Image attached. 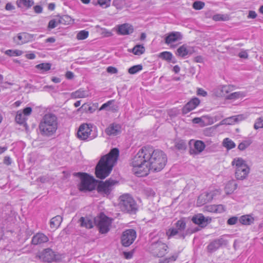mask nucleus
I'll return each instance as SVG.
<instances>
[{
    "mask_svg": "<svg viewBox=\"0 0 263 263\" xmlns=\"http://www.w3.org/2000/svg\"><path fill=\"white\" fill-rule=\"evenodd\" d=\"M257 16V14L254 11H249L248 15V18H255Z\"/></svg>",
    "mask_w": 263,
    "mask_h": 263,
    "instance_id": "obj_58",
    "label": "nucleus"
},
{
    "mask_svg": "<svg viewBox=\"0 0 263 263\" xmlns=\"http://www.w3.org/2000/svg\"><path fill=\"white\" fill-rule=\"evenodd\" d=\"M111 0H98V3L102 8H106L110 6Z\"/></svg>",
    "mask_w": 263,
    "mask_h": 263,
    "instance_id": "obj_45",
    "label": "nucleus"
},
{
    "mask_svg": "<svg viewBox=\"0 0 263 263\" xmlns=\"http://www.w3.org/2000/svg\"><path fill=\"white\" fill-rule=\"evenodd\" d=\"M131 26L128 24H123L117 26V31L120 35H126L129 33Z\"/></svg>",
    "mask_w": 263,
    "mask_h": 263,
    "instance_id": "obj_25",
    "label": "nucleus"
},
{
    "mask_svg": "<svg viewBox=\"0 0 263 263\" xmlns=\"http://www.w3.org/2000/svg\"><path fill=\"white\" fill-rule=\"evenodd\" d=\"M175 147L179 150H184L186 147V143L183 140H180L176 142Z\"/></svg>",
    "mask_w": 263,
    "mask_h": 263,
    "instance_id": "obj_44",
    "label": "nucleus"
},
{
    "mask_svg": "<svg viewBox=\"0 0 263 263\" xmlns=\"http://www.w3.org/2000/svg\"><path fill=\"white\" fill-rule=\"evenodd\" d=\"M227 17H228L224 15L218 14L214 15L213 16V19L215 21H226Z\"/></svg>",
    "mask_w": 263,
    "mask_h": 263,
    "instance_id": "obj_49",
    "label": "nucleus"
},
{
    "mask_svg": "<svg viewBox=\"0 0 263 263\" xmlns=\"http://www.w3.org/2000/svg\"><path fill=\"white\" fill-rule=\"evenodd\" d=\"M145 51V48L142 44H137L133 48V53L137 55L143 54Z\"/></svg>",
    "mask_w": 263,
    "mask_h": 263,
    "instance_id": "obj_32",
    "label": "nucleus"
},
{
    "mask_svg": "<svg viewBox=\"0 0 263 263\" xmlns=\"http://www.w3.org/2000/svg\"><path fill=\"white\" fill-rule=\"evenodd\" d=\"M239 220V218L237 216H233L230 217L227 220V224L229 225H234L235 224L237 221Z\"/></svg>",
    "mask_w": 263,
    "mask_h": 263,
    "instance_id": "obj_51",
    "label": "nucleus"
},
{
    "mask_svg": "<svg viewBox=\"0 0 263 263\" xmlns=\"http://www.w3.org/2000/svg\"><path fill=\"white\" fill-rule=\"evenodd\" d=\"M182 36L179 32H172L168 33L165 38V43L166 44H171L173 43L180 41L182 39Z\"/></svg>",
    "mask_w": 263,
    "mask_h": 263,
    "instance_id": "obj_18",
    "label": "nucleus"
},
{
    "mask_svg": "<svg viewBox=\"0 0 263 263\" xmlns=\"http://www.w3.org/2000/svg\"><path fill=\"white\" fill-rule=\"evenodd\" d=\"M72 20L69 16L64 15L60 17L59 23L63 25H69L72 23Z\"/></svg>",
    "mask_w": 263,
    "mask_h": 263,
    "instance_id": "obj_35",
    "label": "nucleus"
},
{
    "mask_svg": "<svg viewBox=\"0 0 263 263\" xmlns=\"http://www.w3.org/2000/svg\"><path fill=\"white\" fill-rule=\"evenodd\" d=\"M60 23H59V21H57L53 19L49 21L48 25V30H50L54 28H55L58 24Z\"/></svg>",
    "mask_w": 263,
    "mask_h": 263,
    "instance_id": "obj_47",
    "label": "nucleus"
},
{
    "mask_svg": "<svg viewBox=\"0 0 263 263\" xmlns=\"http://www.w3.org/2000/svg\"><path fill=\"white\" fill-rule=\"evenodd\" d=\"M204 6V3L201 1H196L193 3V7L196 10H200Z\"/></svg>",
    "mask_w": 263,
    "mask_h": 263,
    "instance_id": "obj_48",
    "label": "nucleus"
},
{
    "mask_svg": "<svg viewBox=\"0 0 263 263\" xmlns=\"http://www.w3.org/2000/svg\"><path fill=\"white\" fill-rule=\"evenodd\" d=\"M117 183V181L111 179L104 182L100 181L97 186V191L100 193L108 195L112 191L113 186Z\"/></svg>",
    "mask_w": 263,
    "mask_h": 263,
    "instance_id": "obj_11",
    "label": "nucleus"
},
{
    "mask_svg": "<svg viewBox=\"0 0 263 263\" xmlns=\"http://www.w3.org/2000/svg\"><path fill=\"white\" fill-rule=\"evenodd\" d=\"M89 32L88 31L83 30L79 31L77 34V39L78 40H85L88 37Z\"/></svg>",
    "mask_w": 263,
    "mask_h": 263,
    "instance_id": "obj_40",
    "label": "nucleus"
},
{
    "mask_svg": "<svg viewBox=\"0 0 263 263\" xmlns=\"http://www.w3.org/2000/svg\"><path fill=\"white\" fill-rule=\"evenodd\" d=\"M58 126L59 121L57 116L52 113L46 114L39 123V133L44 137H52L56 133Z\"/></svg>",
    "mask_w": 263,
    "mask_h": 263,
    "instance_id": "obj_3",
    "label": "nucleus"
},
{
    "mask_svg": "<svg viewBox=\"0 0 263 263\" xmlns=\"http://www.w3.org/2000/svg\"><path fill=\"white\" fill-rule=\"evenodd\" d=\"M246 93L242 91H237L231 93L226 97L227 100H236L245 97Z\"/></svg>",
    "mask_w": 263,
    "mask_h": 263,
    "instance_id": "obj_31",
    "label": "nucleus"
},
{
    "mask_svg": "<svg viewBox=\"0 0 263 263\" xmlns=\"http://www.w3.org/2000/svg\"><path fill=\"white\" fill-rule=\"evenodd\" d=\"M33 38V34L22 32L18 33L16 36L14 37L13 41L17 45H22L32 41Z\"/></svg>",
    "mask_w": 263,
    "mask_h": 263,
    "instance_id": "obj_14",
    "label": "nucleus"
},
{
    "mask_svg": "<svg viewBox=\"0 0 263 263\" xmlns=\"http://www.w3.org/2000/svg\"><path fill=\"white\" fill-rule=\"evenodd\" d=\"M152 253L156 256L161 257L167 253V246L161 241L152 243L149 248Z\"/></svg>",
    "mask_w": 263,
    "mask_h": 263,
    "instance_id": "obj_9",
    "label": "nucleus"
},
{
    "mask_svg": "<svg viewBox=\"0 0 263 263\" xmlns=\"http://www.w3.org/2000/svg\"><path fill=\"white\" fill-rule=\"evenodd\" d=\"M186 228V222L184 218H181L175 223V227L170 228L167 230L166 235L168 239L176 236V238L184 239L190 233Z\"/></svg>",
    "mask_w": 263,
    "mask_h": 263,
    "instance_id": "obj_4",
    "label": "nucleus"
},
{
    "mask_svg": "<svg viewBox=\"0 0 263 263\" xmlns=\"http://www.w3.org/2000/svg\"><path fill=\"white\" fill-rule=\"evenodd\" d=\"M26 117L23 114L22 110H18L17 112L15 121L17 123L23 124L26 122Z\"/></svg>",
    "mask_w": 263,
    "mask_h": 263,
    "instance_id": "obj_33",
    "label": "nucleus"
},
{
    "mask_svg": "<svg viewBox=\"0 0 263 263\" xmlns=\"http://www.w3.org/2000/svg\"><path fill=\"white\" fill-rule=\"evenodd\" d=\"M193 52V49L192 48L187 47L185 45H183L177 49L176 54L179 57L184 58L187 55L191 54Z\"/></svg>",
    "mask_w": 263,
    "mask_h": 263,
    "instance_id": "obj_20",
    "label": "nucleus"
},
{
    "mask_svg": "<svg viewBox=\"0 0 263 263\" xmlns=\"http://www.w3.org/2000/svg\"><path fill=\"white\" fill-rule=\"evenodd\" d=\"M132 229H129L122 234L121 242L123 246L128 247L132 244Z\"/></svg>",
    "mask_w": 263,
    "mask_h": 263,
    "instance_id": "obj_22",
    "label": "nucleus"
},
{
    "mask_svg": "<svg viewBox=\"0 0 263 263\" xmlns=\"http://www.w3.org/2000/svg\"><path fill=\"white\" fill-rule=\"evenodd\" d=\"M33 10L36 13H41L43 11V7L40 5H36L33 7Z\"/></svg>",
    "mask_w": 263,
    "mask_h": 263,
    "instance_id": "obj_55",
    "label": "nucleus"
},
{
    "mask_svg": "<svg viewBox=\"0 0 263 263\" xmlns=\"http://www.w3.org/2000/svg\"><path fill=\"white\" fill-rule=\"evenodd\" d=\"M228 241L224 236H221L219 238L211 241L207 246L208 252L213 253L218 250L220 247L227 245Z\"/></svg>",
    "mask_w": 263,
    "mask_h": 263,
    "instance_id": "obj_13",
    "label": "nucleus"
},
{
    "mask_svg": "<svg viewBox=\"0 0 263 263\" xmlns=\"http://www.w3.org/2000/svg\"><path fill=\"white\" fill-rule=\"evenodd\" d=\"M16 3L18 8L28 9L34 5V2L33 0H17Z\"/></svg>",
    "mask_w": 263,
    "mask_h": 263,
    "instance_id": "obj_24",
    "label": "nucleus"
},
{
    "mask_svg": "<svg viewBox=\"0 0 263 263\" xmlns=\"http://www.w3.org/2000/svg\"><path fill=\"white\" fill-rule=\"evenodd\" d=\"M192 121L195 124H198L202 121V119L200 118H195L193 119Z\"/></svg>",
    "mask_w": 263,
    "mask_h": 263,
    "instance_id": "obj_63",
    "label": "nucleus"
},
{
    "mask_svg": "<svg viewBox=\"0 0 263 263\" xmlns=\"http://www.w3.org/2000/svg\"><path fill=\"white\" fill-rule=\"evenodd\" d=\"M166 154L153 147L141 148L133 158V173L138 177L146 176L151 170L159 172L167 162Z\"/></svg>",
    "mask_w": 263,
    "mask_h": 263,
    "instance_id": "obj_1",
    "label": "nucleus"
},
{
    "mask_svg": "<svg viewBox=\"0 0 263 263\" xmlns=\"http://www.w3.org/2000/svg\"><path fill=\"white\" fill-rule=\"evenodd\" d=\"M197 95L199 96H201L203 97H205L207 95V92L202 88H198L197 91Z\"/></svg>",
    "mask_w": 263,
    "mask_h": 263,
    "instance_id": "obj_57",
    "label": "nucleus"
},
{
    "mask_svg": "<svg viewBox=\"0 0 263 263\" xmlns=\"http://www.w3.org/2000/svg\"><path fill=\"white\" fill-rule=\"evenodd\" d=\"M94 221L100 233L105 234L109 231L111 220L104 214L101 213L99 216L95 218Z\"/></svg>",
    "mask_w": 263,
    "mask_h": 263,
    "instance_id": "obj_8",
    "label": "nucleus"
},
{
    "mask_svg": "<svg viewBox=\"0 0 263 263\" xmlns=\"http://www.w3.org/2000/svg\"><path fill=\"white\" fill-rule=\"evenodd\" d=\"M91 124H82L77 132L78 137L81 140H92L97 136L96 128L93 130Z\"/></svg>",
    "mask_w": 263,
    "mask_h": 263,
    "instance_id": "obj_7",
    "label": "nucleus"
},
{
    "mask_svg": "<svg viewBox=\"0 0 263 263\" xmlns=\"http://www.w3.org/2000/svg\"><path fill=\"white\" fill-rule=\"evenodd\" d=\"M251 144V142L249 141H244L241 142L238 146V148L240 151L245 150Z\"/></svg>",
    "mask_w": 263,
    "mask_h": 263,
    "instance_id": "obj_46",
    "label": "nucleus"
},
{
    "mask_svg": "<svg viewBox=\"0 0 263 263\" xmlns=\"http://www.w3.org/2000/svg\"><path fill=\"white\" fill-rule=\"evenodd\" d=\"M119 156V149L114 148L108 154L102 156L96 166V177L100 179H104L108 176L117 163Z\"/></svg>",
    "mask_w": 263,
    "mask_h": 263,
    "instance_id": "obj_2",
    "label": "nucleus"
},
{
    "mask_svg": "<svg viewBox=\"0 0 263 263\" xmlns=\"http://www.w3.org/2000/svg\"><path fill=\"white\" fill-rule=\"evenodd\" d=\"M254 128L255 129L263 128V117H259L256 120L254 125Z\"/></svg>",
    "mask_w": 263,
    "mask_h": 263,
    "instance_id": "obj_43",
    "label": "nucleus"
},
{
    "mask_svg": "<svg viewBox=\"0 0 263 263\" xmlns=\"http://www.w3.org/2000/svg\"><path fill=\"white\" fill-rule=\"evenodd\" d=\"M231 164L232 166H235V174L237 179L243 180L247 177L250 172V168L242 158H234Z\"/></svg>",
    "mask_w": 263,
    "mask_h": 263,
    "instance_id": "obj_5",
    "label": "nucleus"
},
{
    "mask_svg": "<svg viewBox=\"0 0 263 263\" xmlns=\"http://www.w3.org/2000/svg\"><path fill=\"white\" fill-rule=\"evenodd\" d=\"M121 129L120 124L113 123L105 129V132L109 136H115L120 134Z\"/></svg>",
    "mask_w": 263,
    "mask_h": 263,
    "instance_id": "obj_16",
    "label": "nucleus"
},
{
    "mask_svg": "<svg viewBox=\"0 0 263 263\" xmlns=\"http://www.w3.org/2000/svg\"><path fill=\"white\" fill-rule=\"evenodd\" d=\"M205 144L200 140H197L195 142L194 147L199 153L202 152L205 148Z\"/></svg>",
    "mask_w": 263,
    "mask_h": 263,
    "instance_id": "obj_39",
    "label": "nucleus"
},
{
    "mask_svg": "<svg viewBox=\"0 0 263 263\" xmlns=\"http://www.w3.org/2000/svg\"><path fill=\"white\" fill-rule=\"evenodd\" d=\"M14 6L11 3H7L5 6V9L7 10H12L14 9Z\"/></svg>",
    "mask_w": 263,
    "mask_h": 263,
    "instance_id": "obj_59",
    "label": "nucleus"
},
{
    "mask_svg": "<svg viewBox=\"0 0 263 263\" xmlns=\"http://www.w3.org/2000/svg\"><path fill=\"white\" fill-rule=\"evenodd\" d=\"M26 57L28 59L33 60L35 59V55L34 53H29L26 55Z\"/></svg>",
    "mask_w": 263,
    "mask_h": 263,
    "instance_id": "obj_64",
    "label": "nucleus"
},
{
    "mask_svg": "<svg viewBox=\"0 0 263 263\" xmlns=\"http://www.w3.org/2000/svg\"><path fill=\"white\" fill-rule=\"evenodd\" d=\"M49 239L46 235L43 233H38L33 236L31 242L34 245H37L46 242Z\"/></svg>",
    "mask_w": 263,
    "mask_h": 263,
    "instance_id": "obj_19",
    "label": "nucleus"
},
{
    "mask_svg": "<svg viewBox=\"0 0 263 263\" xmlns=\"http://www.w3.org/2000/svg\"><path fill=\"white\" fill-rule=\"evenodd\" d=\"M106 71L107 72L111 74H115L118 72V69L112 66H109L107 68Z\"/></svg>",
    "mask_w": 263,
    "mask_h": 263,
    "instance_id": "obj_54",
    "label": "nucleus"
},
{
    "mask_svg": "<svg viewBox=\"0 0 263 263\" xmlns=\"http://www.w3.org/2000/svg\"><path fill=\"white\" fill-rule=\"evenodd\" d=\"M36 257L40 260L47 262H51L57 260V256L51 249L47 248L38 253Z\"/></svg>",
    "mask_w": 263,
    "mask_h": 263,
    "instance_id": "obj_12",
    "label": "nucleus"
},
{
    "mask_svg": "<svg viewBox=\"0 0 263 263\" xmlns=\"http://www.w3.org/2000/svg\"><path fill=\"white\" fill-rule=\"evenodd\" d=\"M242 119V115H239L237 116H233L230 118H227L225 119L224 121H225V123L228 124H232L235 123V122L241 120Z\"/></svg>",
    "mask_w": 263,
    "mask_h": 263,
    "instance_id": "obj_36",
    "label": "nucleus"
},
{
    "mask_svg": "<svg viewBox=\"0 0 263 263\" xmlns=\"http://www.w3.org/2000/svg\"><path fill=\"white\" fill-rule=\"evenodd\" d=\"M132 209H133V214L136 213V211H138V207L137 204L136 203L135 201L133 200Z\"/></svg>",
    "mask_w": 263,
    "mask_h": 263,
    "instance_id": "obj_62",
    "label": "nucleus"
},
{
    "mask_svg": "<svg viewBox=\"0 0 263 263\" xmlns=\"http://www.w3.org/2000/svg\"><path fill=\"white\" fill-rule=\"evenodd\" d=\"M178 257V253H175L170 257L160 259L159 263H173Z\"/></svg>",
    "mask_w": 263,
    "mask_h": 263,
    "instance_id": "obj_34",
    "label": "nucleus"
},
{
    "mask_svg": "<svg viewBox=\"0 0 263 263\" xmlns=\"http://www.w3.org/2000/svg\"><path fill=\"white\" fill-rule=\"evenodd\" d=\"M63 218L60 215H57L53 217L50 222V226L52 229H57L61 224Z\"/></svg>",
    "mask_w": 263,
    "mask_h": 263,
    "instance_id": "obj_30",
    "label": "nucleus"
},
{
    "mask_svg": "<svg viewBox=\"0 0 263 263\" xmlns=\"http://www.w3.org/2000/svg\"><path fill=\"white\" fill-rule=\"evenodd\" d=\"M214 194L212 192L204 193L201 194L198 198L197 203L200 205L204 204L210 201L213 198Z\"/></svg>",
    "mask_w": 263,
    "mask_h": 263,
    "instance_id": "obj_23",
    "label": "nucleus"
},
{
    "mask_svg": "<svg viewBox=\"0 0 263 263\" xmlns=\"http://www.w3.org/2000/svg\"><path fill=\"white\" fill-rule=\"evenodd\" d=\"M108 108V110L116 111L118 108V106L115 104V100H109L105 103H104L100 108L99 110H102Z\"/></svg>",
    "mask_w": 263,
    "mask_h": 263,
    "instance_id": "obj_27",
    "label": "nucleus"
},
{
    "mask_svg": "<svg viewBox=\"0 0 263 263\" xmlns=\"http://www.w3.org/2000/svg\"><path fill=\"white\" fill-rule=\"evenodd\" d=\"M214 212L222 213L225 211L224 206L222 204L214 205Z\"/></svg>",
    "mask_w": 263,
    "mask_h": 263,
    "instance_id": "obj_50",
    "label": "nucleus"
},
{
    "mask_svg": "<svg viewBox=\"0 0 263 263\" xmlns=\"http://www.w3.org/2000/svg\"><path fill=\"white\" fill-rule=\"evenodd\" d=\"M199 103L200 100L197 98L192 99L182 108V114H187L190 111L195 109L199 104Z\"/></svg>",
    "mask_w": 263,
    "mask_h": 263,
    "instance_id": "obj_17",
    "label": "nucleus"
},
{
    "mask_svg": "<svg viewBox=\"0 0 263 263\" xmlns=\"http://www.w3.org/2000/svg\"><path fill=\"white\" fill-rule=\"evenodd\" d=\"M236 89L233 85H221L215 91L214 93L217 97H226L228 94Z\"/></svg>",
    "mask_w": 263,
    "mask_h": 263,
    "instance_id": "obj_15",
    "label": "nucleus"
},
{
    "mask_svg": "<svg viewBox=\"0 0 263 263\" xmlns=\"http://www.w3.org/2000/svg\"><path fill=\"white\" fill-rule=\"evenodd\" d=\"M143 66L141 64H139L133 66V74L136 73L142 69Z\"/></svg>",
    "mask_w": 263,
    "mask_h": 263,
    "instance_id": "obj_52",
    "label": "nucleus"
},
{
    "mask_svg": "<svg viewBox=\"0 0 263 263\" xmlns=\"http://www.w3.org/2000/svg\"><path fill=\"white\" fill-rule=\"evenodd\" d=\"M76 176L79 177L81 179L79 186V190L80 191H91L95 189L98 181L93 177L85 173H78L76 174Z\"/></svg>",
    "mask_w": 263,
    "mask_h": 263,
    "instance_id": "obj_6",
    "label": "nucleus"
},
{
    "mask_svg": "<svg viewBox=\"0 0 263 263\" xmlns=\"http://www.w3.org/2000/svg\"><path fill=\"white\" fill-rule=\"evenodd\" d=\"M239 221L243 225H251L254 223V218L251 215H245L239 217Z\"/></svg>",
    "mask_w": 263,
    "mask_h": 263,
    "instance_id": "obj_28",
    "label": "nucleus"
},
{
    "mask_svg": "<svg viewBox=\"0 0 263 263\" xmlns=\"http://www.w3.org/2000/svg\"><path fill=\"white\" fill-rule=\"evenodd\" d=\"M88 96V91L80 88L71 93V97L73 99L83 98Z\"/></svg>",
    "mask_w": 263,
    "mask_h": 263,
    "instance_id": "obj_26",
    "label": "nucleus"
},
{
    "mask_svg": "<svg viewBox=\"0 0 263 263\" xmlns=\"http://www.w3.org/2000/svg\"><path fill=\"white\" fill-rule=\"evenodd\" d=\"M36 68L42 70V71H47L50 69L51 65L49 63H41L36 65Z\"/></svg>",
    "mask_w": 263,
    "mask_h": 263,
    "instance_id": "obj_42",
    "label": "nucleus"
},
{
    "mask_svg": "<svg viewBox=\"0 0 263 263\" xmlns=\"http://www.w3.org/2000/svg\"><path fill=\"white\" fill-rule=\"evenodd\" d=\"M159 58L161 59L171 62L173 58V54L171 52L168 51H163L160 53L159 54Z\"/></svg>",
    "mask_w": 263,
    "mask_h": 263,
    "instance_id": "obj_37",
    "label": "nucleus"
},
{
    "mask_svg": "<svg viewBox=\"0 0 263 263\" xmlns=\"http://www.w3.org/2000/svg\"><path fill=\"white\" fill-rule=\"evenodd\" d=\"M239 57L241 58L246 59L248 57V54L246 51H241L239 53Z\"/></svg>",
    "mask_w": 263,
    "mask_h": 263,
    "instance_id": "obj_60",
    "label": "nucleus"
},
{
    "mask_svg": "<svg viewBox=\"0 0 263 263\" xmlns=\"http://www.w3.org/2000/svg\"><path fill=\"white\" fill-rule=\"evenodd\" d=\"M223 146L228 149H231L235 147V143L229 138H226L223 141Z\"/></svg>",
    "mask_w": 263,
    "mask_h": 263,
    "instance_id": "obj_38",
    "label": "nucleus"
},
{
    "mask_svg": "<svg viewBox=\"0 0 263 263\" xmlns=\"http://www.w3.org/2000/svg\"><path fill=\"white\" fill-rule=\"evenodd\" d=\"M3 162L7 165H9L12 163V160L9 156H5Z\"/></svg>",
    "mask_w": 263,
    "mask_h": 263,
    "instance_id": "obj_56",
    "label": "nucleus"
},
{
    "mask_svg": "<svg viewBox=\"0 0 263 263\" xmlns=\"http://www.w3.org/2000/svg\"><path fill=\"white\" fill-rule=\"evenodd\" d=\"M5 54L9 56H20L22 54L23 52L20 50L9 49L5 52Z\"/></svg>",
    "mask_w": 263,
    "mask_h": 263,
    "instance_id": "obj_41",
    "label": "nucleus"
},
{
    "mask_svg": "<svg viewBox=\"0 0 263 263\" xmlns=\"http://www.w3.org/2000/svg\"><path fill=\"white\" fill-rule=\"evenodd\" d=\"M118 206L120 210L125 213L132 211V196L129 194H124L118 199Z\"/></svg>",
    "mask_w": 263,
    "mask_h": 263,
    "instance_id": "obj_10",
    "label": "nucleus"
},
{
    "mask_svg": "<svg viewBox=\"0 0 263 263\" xmlns=\"http://www.w3.org/2000/svg\"><path fill=\"white\" fill-rule=\"evenodd\" d=\"M208 218H205L203 214H198L193 216L192 221L195 224L202 227L205 226L208 221Z\"/></svg>",
    "mask_w": 263,
    "mask_h": 263,
    "instance_id": "obj_21",
    "label": "nucleus"
},
{
    "mask_svg": "<svg viewBox=\"0 0 263 263\" xmlns=\"http://www.w3.org/2000/svg\"><path fill=\"white\" fill-rule=\"evenodd\" d=\"M80 226L87 229H91L93 227V221L88 217H82L79 219Z\"/></svg>",
    "mask_w": 263,
    "mask_h": 263,
    "instance_id": "obj_29",
    "label": "nucleus"
},
{
    "mask_svg": "<svg viewBox=\"0 0 263 263\" xmlns=\"http://www.w3.org/2000/svg\"><path fill=\"white\" fill-rule=\"evenodd\" d=\"M32 108L30 107H26L22 111L23 114L26 117L29 116L32 112Z\"/></svg>",
    "mask_w": 263,
    "mask_h": 263,
    "instance_id": "obj_53",
    "label": "nucleus"
},
{
    "mask_svg": "<svg viewBox=\"0 0 263 263\" xmlns=\"http://www.w3.org/2000/svg\"><path fill=\"white\" fill-rule=\"evenodd\" d=\"M65 76L67 79H72L74 77V74L73 72L71 71H67L65 74Z\"/></svg>",
    "mask_w": 263,
    "mask_h": 263,
    "instance_id": "obj_61",
    "label": "nucleus"
}]
</instances>
